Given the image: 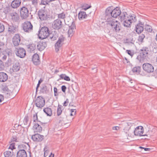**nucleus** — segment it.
Masks as SVG:
<instances>
[{
  "instance_id": "f257e3e1",
  "label": "nucleus",
  "mask_w": 157,
  "mask_h": 157,
  "mask_svg": "<svg viewBox=\"0 0 157 157\" xmlns=\"http://www.w3.org/2000/svg\"><path fill=\"white\" fill-rule=\"evenodd\" d=\"M107 24L110 25L113 31L116 33H119L121 30V26L120 23L114 19L111 18L107 20Z\"/></svg>"
},
{
  "instance_id": "f03ea898",
  "label": "nucleus",
  "mask_w": 157,
  "mask_h": 157,
  "mask_svg": "<svg viewBox=\"0 0 157 157\" xmlns=\"http://www.w3.org/2000/svg\"><path fill=\"white\" fill-rule=\"evenodd\" d=\"M21 4V0H14L12 1L11 4L8 2H5L2 4V8L4 10H10L12 8L15 9L18 7Z\"/></svg>"
},
{
  "instance_id": "7ed1b4c3",
  "label": "nucleus",
  "mask_w": 157,
  "mask_h": 157,
  "mask_svg": "<svg viewBox=\"0 0 157 157\" xmlns=\"http://www.w3.org/2000/svg\"><path fill=\"white\" fill-rule=\"evenodd\" d=\"M49 33L48 28L47 27H43L39 31V38L42 40L46 39L49 36Z\"/></svg>"
},
{
  "instance_id": "20e7f679",
  "label": "nucleus",
  "mask_w": 157,
  "mask_h": 157,
  "mask_svg": "<svg viewBox=\"0 0 157 157\" xmlns=\"http://www.w3.org/2000/svg\"><path fill=\"white\" fill-rule=\"evenodd\" d=\"M65 40V37L63 35L59 37L58 41L55 44V50L56 52H58L60 48L63 45Z\"/></svg>"
},
{
  "instance_id": "39448f33",
  "label": "nucleus",
  "mask_w": 157,
  "mask_h": 157,
  "mask_svg": "<svg viewBox=\"0 0 157 157\" xmlns=\"http://www.w3.org/2000/svg\"><path fill=\"white\" fill-rule=\"evenodd\" d=\"M22 28L25 32L30 33L32 32L33 26L31 23L28 21H25L22 24Z\"/></svg>"
},
{
  "instance_id": "423d86ee",
  "label": "nucleus",
  "mask_w": 157,
  "mask_h": 157,
  "mask_svg": "<svg viewBox=\"0 0 157 157\" xmlns=\"http://www.w3.org/2000/svg\"><path fill=\"white\" fill-rule=\"evenodd\" d=\"M35 102L36 107L41 109L45 105V100L43 97L39 96L37 97Z\"/></svg>"
},
{
  "instance_id": "0eeeda50",
  "label": "nucleus",
  "mask_w": 157,
  "mask_h": 157,
  "mask_svg": "<svg viewBox=\"0 0 157 157\" xmlns=\"http://www.w3.org/2000/svg\"><path fill=\"white\" fill-rule=\"evenodd\" d=\"M143 70L148 73H151L154 71V67L151 64L148 63H144L142 65Z\"/></svg>"
},
{
  "instance_id": "6e6552de",
  "label": "nucleus",
  "mask_w": 157,
  "mask_h": 157,
  "mask_svg": "<svg viewBox=\"0 0 157 157\" xmlns=\"http://www.w3.org/2000/svg\"><path fill=\"white\" fill-rule=\"evenodd\" d=\"M15 54L19 57L23 58L26 55V52L23 48L18 47L15 49Z\"/></svg>"
},
{
  "instance_id": "1a4fd4ad",
  "label": "nucleus",
  "mask_w": 157,
  "mask_h": 157,
  "mask_svg": "<svg viewBox=\"0 0 157 157\" xmlns=\"http://www.w3.org/2000/svg\"><path fill=\"white\" fill-rule=\"evenodd\" d=\"M144 129L143 127L142 126H139L137 127L134 131V135L140 136H146L147 135V134L143 135Z\"/></svg>"
},
{
  "instance_id": "9d476101",
  "label": "nucleus",
  "mask_w": 157,
  "mask_h": 157,
  "mask_svg": "<svg viewBox=\"0 0 157 157\" xmlns=\"http://www.w3.org/2000/svg\"><path fill=\"white\" fill-rule=\"evenodd\" d=\"M62 25L61 21L59 19H57L55 20L53 22L52 26L54 29L58 30L62 28Z\"/></svg>"
},
{
  "instance_id": "9b49d317",
  "label": "nucleus",
  "mask_w": 157,
  "mask_h": 157,
  "mask_svg": "<svg viewBox=\"0 0 157 157\" xmlns=\"http://www.w3.org/2000/svg\"><path fill=\"white\" fill-rule=\"evenodd\" d=\"M47 42L44 40H42L37 43V48L40 51L44 50L47 47Z\"/></svg>"
},
{
  "instance_id": "f8f14e48",
  "label": "nucleus",
  "mask_w": 157,
  "mask_h": 157,
  "mask_svg": "<svg viewBox=\"0 0 157 157\" xmlns=\"http://www.w3.org/2000/svg\"><path fill=\"white\" fill-rule=\"evenodd\" d=\"M38 14L39 18L41 20H46L48 16L46 13V10H39Z\"/></svg>"
},
{
  "instance_id": "ddd939ff",
  "label": "nucleus",
  "mask_w": 157,
  "mask_h": 157,
  "mask_svg": "<svg viewBox=\"0 0 157 157\" xmlns=\"http://www.w3.org/2000/svg\"><path fill=\"white\" fill-rule=\"evenodd\" d=\"M31 138L34 141L41 142L44 139V136L38 134H36L32 136Z\"/></svg>"
},
{
  "instance_id": "4468645a",
  "label": "nucleus",
  "mask_w": 157,
  "mask_h": 157,
  "mask_svg": "<svg viewBox=\"0 0 157 157\" xmlns=\"http://www.w3.org/2000/svg\"><path fill=\"white\" fill-rule=\"evenodd\" d=\"M13 42L14 46H17L19 45L21 41V38L18 34H16L12 39Z\"/></svg>"
},
{
  "instance_id": "2eb2a0df",
  "label": "nucleus",
  "mask_w": 157,
  "mask_h": 157,
  "mask_svg": "<svg viewBox=\"0 0 157 157\" xmlns=\"http://www.w3.org/2000/svg\"><path fill=\"white\" fill-rule=\"evenodd\" d=\"M68 25L69 27V29L68 31L69 36L71 37L74 34L75 30L76 29L75 25L73 23L71 25L70 24H68Z\"/></svg>"
},
{
  "instance_id": "dca6fc26",
  "label": "nucleus",
  "mask_w": 157,
  "mask_h": 157,
  "mask_svg": "<svg viewBox=\"0 0 157 157\" xmlns=\"http://www.w3.org/2000/svg\"><path fill=\"white\" fill-rule=\"evenodd\" d=\"M144 24L141 22H140L138 24H137L136 31L137 33H140L143 31L144 30Z\"/></svg>"
},
{
  "instance_id": "f3484780",
  "label": "nucleus",
  "mask_w": 157,
  "mask_h": 157,
  "mask_svg": "<svg viewBox=\"0 0 157 157\" xmlns=\"http://www.w3.org/2000/svg\"><path fill=\"white\" fill-rule=\"evenodd\" d=\"M32 61L33 63L35 65H37L40 63L39 56L36 53H35L33 56Z\"/></svg>"
},
{
  "instance_id": "a211bd4d",
  "label": "nucleus",
  "mask_w": 157,
  "mask_h": 157,
  "mask_svg": "<svg viewBox=\"0 0 157 157\" xmlns=\"http://www.w3.org/2000/svg\"><path fill=\"white\" fill-rule=\"evenodd\" d=\"M10 16L13 21H18L19 19V17L18 14L16 12L13 11L10 13Z\"/></svg>"
},
{
  "instance_id": "6ab92c4d",
  "label": "nucleus",
  "mask_w": 157,
  "mask_h": 157,
  "mask_svg": "<svg viewBox=\"0 0 157 157\" xmlns=\"http://www.w3.org/2000/svg\"><path fill=\"white\" fill-rule=\"evenodd\" d=\"M140 53L142 54L143 56L147 57L148 56V48L147 47H143L140 50Z\"/></svg>"
},
{
  "instance_id": "aec40b11",
  "label": "nucleus",
  "mask_w": 157,
  "mask_h": 157,
  "mask_svg": "<svg viewBox=\"0 0 157 157\" xmlns=\"http://www.w3.org/2000/svg\"><path fill=\"white\" fill-rule=\"evenodd\" d=\"M17 157H27L26 151L24 149H20L17 154Z\"/></svg>"
},
{
  "instance_id": "412c9836",
  "label": "nucleus",
  "mask_w": 157,
  "mask_h": 157,
  "mask_svg": "<svg viewBox=\"0 0 157 157\" xmlns=\"http://www.w3.org/2000/svg\"><path fill=\"white\" fill-rule=\"evenodd\" d=\"M21 67L20 64L18 61H16L13 66V71L16 72L19 71Z\"/></svg>"
},
{
  "instance_id": "4be33fe9",
  "label": "nucleus",
  "mask_w": 157,
  "mask_h": 157,
  "mask_svg": "<svg viewBox=\"0 0 157 157\" xmlns=\"http://www.w3.org/2000/svg\"><path fill=\"white\" fill-rule=\"evenodd\" d=\"M109 12L111 16L113 17H117L119 16L121 10H107Z\"/></svg>"
},
{
  "instance_id": "5701e85b",
  "label": "nucleus",
  "mask_w": 157,
  "mask_h": 157,
  "mask_svg": "<svg viewBox=\"0 0 157 157\" xmlns=\"http://www.w3.org/2000/svg\"><path fill=\"white\" fill-rule=\"evenodd\" d=\"M32 129L34 132H40L42 130L41 127L37 123L34 124Z\"/></svg>"
},
{
  "instance_id": "b1692460",
  "label": "nucleus",
  "mask_w": 157,
  "mask_h": 157,
  "mask_svg": "<svg viewBox=\"0 0 157 157\" xmlns=\"http://www.w3.org/2000/svg\"><path fill=\"white\" fill-rule=\"evenodd\" d=\"M8 78V75L6 73L3 72H0V82H5Z\"/></svg>"
},
{
  "instance_id": "393cba45",
  "label": "nucleus",
  "mask_w": 157,
  "mask_h": 157,
  "mask_svg": "<svg viewBox=\"0 0 157 157\" xmlns=\"http://www.w3.org/2000/svg\"><path fill=\"white\" fill-rule=\"evenodd\" d=\"M58 37L59 34L58 32L55 31L51 33L50 37L52 40L54 41L56 40Z\"/></svg>"
},
{
  "instance_id": "a878e982",
  "label": "nucleus",
  "mask_w": 157,
  "mask_h": 157,
  "mask_svg": "<svg viewBox=\"0 0 157 157\" xmlns=\"http://www.w3.org/2000/svg\"><path fill=\"white\" fill-rule=\"evenodd\" d=\"M60 115L61 116L60 117L59 122V123H61V124H63V123L62 122L65 120L67 117V114L65 112L63 111Z\"/></svg>"
},
{
  "instance_id": "bb28decb",
  "label": "nucleus",
  "mask_w": 157,
  "mask_h": 157,
  "mask_svg": "<svg viewBox=\"0 0 157 157\" xmlns=\"http://www.w3.org/2000/svg\"><path fill=\"white\" fill-rule=\"evenodd\" d=\"M20 13L22 19H25L29 16V10H20Z\"/></svg>"
},
{
  "instance_id": "cd10ccee",
  "label": "nucleus",
  "mask_w": 157,
  "mask_h": 157,
  "mask_svg": "<svg viewBox=\"0 0 157 157\" xmlns=\"http://www.w3.org/2000/svg\"><path fill=\"white\" fill-rule=\"evenodd\" d=\"M43 111L48 116H51L52 115V109L49 107H47L44 108Z\"/></svg>"
},
{
  "instance_id": "c85d7f7f",
  "label": "nucleus",
  "mask_w": 157,
  "mask_h": 157,
  "mask_svg": "<svg viewBox=\"0 0 157 157\" xmlns=\"http://www.w3.org/2000/svg\"><path fill=\"white\" fill-rule=\"evenodd\" d=\"M127 19H125V20L121 22H123V23L124 26L130 27L132 22L130 21L131 20L129 18H127Z\"/></svg>"
},
{
  "instance_id": "c756f323",
  "label": "nucleus",
  "mask_w": 157,
  "mask_h": 157,
  "mask_svg": "<svg viewBox=\"0 0 157 157\" xmlns=\"http://www.w3.org/2000/svg\"><path fill=\"white\" fill-rule=\"evenodd\" d=\"M126 15H127V14L126 12H124L122 13L121 12L119 17L121 21L125 20V19H127V18H129V17L126 16Z\"/></svg>"
},
{
  "instance_id": "7c9ffc66",
  "label": "nucleus",
  "mask_w": 157,
  "mask_h": 157,
  "mask_svg": "<svg viewBox=\"0 0 157 157\" xmlns=\"http://www.w3.org/2000/svg\"><path fill=\"white\" fill-rule=\"evenodd\" d=\"M141 67L140 66H136L134 67L132 70V71L136 75H139L140 74L141 71Z\"/></svg>"
},
{
  "instance_id": "2f4dec72",
  "label": "nucleus",
  "mask_w": 157,
  "mask_h": 157,
  "mask_svg": "<svg viewBox=\"0 0 157 157\" xmlns=\"http://www.w3.org/2000/svg\"><path fill=\"white\" fill-rule=\"evenodd\" d=\"M87 17L86 12L83 11H80L78 14V17L80 20L86 18Z\"/></svg>"
},
{
  "instance_id": "473e14b6",
  "label": "nucleus",
  "mask_w": 157,
  "mask_h": 157,
  "mask_svg": "<svg viewBox=\"0 0 157 157\" xmlns=\"http://www.w3.org/2000/svg\"><path fill=\"white\" fill-rule=\"evenodd\" d=\"M5 157H12L14 155V153L12 151H7L4 153Z\"/></svg>"
},
{
  "instance_id": "72a5a7b5",
  "label": "nucleus",
  "mask_w": 157,
  "mask_h": 157,
  "mask_svg": "<svg viewBox=\"0 0 157 157\" xmlns=\"http://www.w3.org/2000/svg\"><path fill=\"white\" fill-rule=\"evenodd\" d=\"M81 8L83 10H87L91 7V5H88L86 3H83L81 5Z\"/></svg>"
},
{
  "instance_id": "f704fd0d",
  "label": "nucleus",
  "mask_w": 157,
  "mask_h": 157,
  "mask_svg": "<svg viewBox=\"0 0 157 157\" xmlns=\"http://www.w3.org/2000/svg\"><path fill=\"white\" fill-rule=\"evenodd\" d=\"M59 76L60 78L58 80L61 79H64L67 81H70V79L69 77L67 76L65 74H62Z\"/></svg>"
},
{
  "instance_id": "c9c22d12",
  "label": "nucleus",
  "mask_w": 157,
  "mask_h": 157,
  "mask_svg": "<svg viewBox=\"0 0 157 157\" xmlns=\"http://www.w3.org/2000/svg\"><path fill=\"white\" fill-rule=\"evenodd\" d=\"M62 106L59 104L57 110V114L58 116H60L62 113Z\"/></svg>"
},
{
  "instance_id": "e433bc0d",
  "label": "nucleus",
  "mask_w": 157,
  "mask_h": 157,
  "mask_svg": "<svg viewBox=\"0 0 157 157\" xmlns=\"http://www.w3.org/2000/svg\"><path fill=\"white\" fill-rule=\"evenodd\" d=\"M16 31V28L13 25H9L8 31L10 33H13Z\"/></svg>"
},
{
  "instance_id": "4c0bfd02",
  "label": "nucleus",
  "mask_w": 157,
  "mask_h": 157,
  "mask_svg": "<svg viewBox=\"0 0 157 157\" xmlns=\"http://www.w3.org/2000/svg\"><path fill=\"white\" fill-rule=\"evenodd\" d=\"M146 57L143 56L142 54L140 53V54L138 55L136 58V59L139 61L140 63H142L143 62L144 60Z\"/></svg>"
},
{
  "instance_id": "58836bf2",
  "label": "nucleus",
  "mask_w": 157,
  "mask_h": 157,
  "mask_svg": "<svg viewBox=\"0 0 157 157\" xmlns=\"http://www.w3.org/2000/svg\"><path fill=\"white\" fill-rule=\"evenodd\" d=\"M27 48L30 52H32L35 50L36 48V45L34 44H31L27 46Z\"/></svg>"
},
{
  "instance_id": "ea45409f",
  "label": "nucleus",
  "mask_w": 157,
  "mask_h": 157,
  "mask_svg": "<svg viewBox=\"0 0 157 157\" xmlns=\"http://www.w3.org/2000/svg\"><path fill=\"white\" fill-rule=\"evenodd\" d=\"M105 10H121V8L120 7H114L113 6H111L107 7Z\"/></svg>"
},
{
  "instance_id": "a19ab883",
  "label": "nucleus",
  "mask_w": 157,
  "mask_h": 157,
  "mask_svg": "<svg viewBox=\"0 0 157 157\" xmlns=\"http://www.w3.org/2000/svg\"><path fill=\"white\" fill-rule=\"evenodd\" d=\"M145 37V36L144 34L143 33L141 34L139 36L138 41L141 43H142L143 42L144 39Z\"/></svg>"
},
{
  "instance_id": "79ce46f5",
  "label": "nucleus",
  "mask_w": 157,
  "mask_h": 157,
  "mask_svg": "<svg viewBox=\"0 0 157 157\" xmlns=\"http://www.w3.org/2000/svg\"><path fill=\"white\" fill-rule=\"evenodd\" d=\"M47 90V86L45 85H43L41 87L40 92L42 93H46Z\"/></svg>"
},
{
  "instance_id": "37998d69",
  "label": "nucleus",
  "mask_w": 157,
  "mask_h": 157,
  "mask_svg": "<svg viewBox=\"0 0 157 157\" xmlns=\"http://www.w3.org/2000/svg\"><path fill=\"white\" fill-rule=\"evenodd\" d=\"M29 117L28 114L25 115L23 121L24 124L25 125H27L28 124V122L29 121Z\"/></svg>"
},
{
  "instance_id": "c03bdc74",
  "label": "nucleus",
  "mask_w": 157,
  "mask_h": 157,
  "mask_svg": "<svg viewBox=\"0 0 157 157\" xmlns=\"http://www.w3.org/2000/svg\"><path fill=\"white\" fill-rule=\"evenodd\" d=\"M129 19L130 20V21L132 22V23L135 22L136 21V16L134 14L130 16Z\"/></svg>"
},
{
  "instance_id": "a18cd8bd",
  "label": "nucleus",
  "mask_w": 157,
  "mask_h": 157,
  "mask_svg": "<svg viewBox=\"0 0 157 157\" xmlns=\"http://www.w3.org/2000/svg\"><path fill=\"white\" fill-rule=\"evenodd\" d=\"M144 29L149 32H151L152 31L151 27L149 25H146Z\"/></svg>"
},
{
  "instance_id": "49530a36",
  "label": "nucleus",
  "mask_w": 157,
  "mask_h": 157,
  "mask_svg": "<svg viewBox=\"0 0 157 157\" xmlns=\"http://www.w3.org/2000/svg\"><path fill=\"white\" fill-rule=\"evenodd\" d=\"M58 17L59 18L63 19L65 17V14L64 12L58 14Z\"/></svg>"
},
{
  "instance_id": "de8ad7c7",
  "label": "nucleus",
  "mask_w": 157,
  "mask_h": 157,
  "mask_svg": "<svg viewBox=\"0 0 157 157\" xmlns=\"http://www.w3.org/2000/svg\"><path fill=\"white\" fill-rule=\"evenodd\" d=\"M73 23L75 24V21H73V20L71 19H69L68 20V19L67 20L66 23V24L67 25L69 24H70L71 25L72 24H73Z\"/></svg>"
},
{
  "instance_id": "09e8293b",
  "label": "nucleus",
  "mask_w": 157,
  "mask_h": 157,
  "mask_svg": "<svg viewBox=\"0 0 157 157\" xmlns=\"http://www.w3.org/2000/svg\"><path fill=\"white\" fill-rule=\"evenodd\" d=\"M44 157L47 156L48 154V148L46 146L44 149Z\"/></svg>"
},
{
  "instance_id": "8fccbe9b",
  "label": "nucleus",
  "mask_w": 157,
  "mask_h": 157,
  "mask_svg": "<svg viewBox=\"0 0 157 157\" xmlns=\"http://www.w3.org/2000/svg\"><path fill=\"white\" fill-rule=\"evenodd\" d=\"M5 66L4 63L0 60V71L4 70Z\"/></svg>"
},
{
  "instance_id": "3c124183",
  "label": "nucleus",
  "mask_w": 157,
  "mask_h": 157,
  "mask_svg": "<svg viewBox=\"0 0 157 157\" xmlns=\"http://www.w3.org/2000/svg\"><path fill=\"white\" fill-rule=\"evenodd\" d=\"M126 43H132L133 44L134 41L133 40V38H127L126 39Z\"/></svg>"
},
{
  "instance_id": "603ef678",
  "label": "nucleus",
  "mask_w": 157,
  "mask_h": 157,
  "mask_svg": "<svg viewBox=\"0 0 157 157\" xmlns=\"http://www.w3.org/2000/svg\"><path fill=\"white\" fill-rule=\"evenodd\" d=\"M15 143H13L12 144H10V146L9 147V149H10L11 151L13 150V149H15Z\"/></svg>"
},
{
  "instance_id": "864d4df0",
  "label": "nucleus",
  "mask_w": 157,
  "mask_h": 157,
  "mask_svg": "<svg viewBox=\"0 0 157 157\" xmlns=\"http://www.w3.org/2000/svg\"><path fill=\"white\" fill-rule=\"evenodd\" d=\"M126 52H127L129 55L131 56V57H132L134 54L133 52L131 50H127Z\"/></svg>"
},
{
  "instance_id": "5fc2aeb1",
  "label": "nucleus",
  "mask_w": 157,
  "mask_h": 157,
  "mask_svg": "<svg viewBox=\"0 0 157 157\" xmlns=\"http://www.w3.org/2000/svg\"><path fill=\"white\" fill-rule=\"evenodd\" d=\"M5 29L4 25L2 23H0V33L3 32Z\"/></svg>"
},
{
  "instance_id": "6e6d98bb",
  "label": "nucleus",
  "mask_w": 157,
  "mask_h": 157,
  "mask_svg": "<svg viewBox=\"0 0 157 157\" xmlns=\"http://www.w3.org/2000/svg\"><path fill=\"white\" fill-rule=\"evenodd\" d=\"M38 119L37 113H35L33 115V121L34 122H36V121H37Z\"/></svg>"
},
{
  "instance_id": "4d7b16f0",
  "label": "nucleus",
  "mask_w": 157,
  "mask_h": 157,
  "mask_svg": "<svg viewBox=\"0 0 157 157\" xmlns=\"http://www.w3.org/2000/svg\"><path fill=\"white\" fill-rule=\"evenodd\" d=\"M71 113H70V115L71 116H73L75 115L76 111L75 109H71Z\"/></svg>"
},
{
  "instance_id": "13d9d810",
  "label": "nucleus",
  "mask_w": 157,
  "mask_h": 157,
  "mask_svg": "<svg viewBox=\"0 0 157 157\" xmlns=\"http://www.w3.org/2000/svg\"><path fill=\"white\" fill-rule=\"evenodd\" d=\"M54 95L55 96H57L58 95V94L57 92V89L56 87H54Z\"/></svg>"
},
{
  "instance_id": "bf43d9fd",
  "label": "nucleus",
  "mask_w": 157,
  "mask_h": 157,
  "mask_svg": "<svg viewBox=\"0 0 157 157\" xmlns=\"http://www.w3.org/2000/svg\"><path fill=\"white\" fill-rule=\"evenodd\" d=\"M40 5H47L49 6V4L46 2V1L44 0H42Z\"/></svg>"
},
{
  "instance_id": "052dcab7",
  "label": "nucleus",
  "mask_w": 157,
  "mask_h": 157,
  "mask_svg": "<svg viewBox=\"0 0 157 157\" xmlns=\"http://www.w3.org/2000/svg\"><path fill=\"white\" fill-rule=\"evenodd\" d=\"M11 142H17V137L15 136H13L11 139Z\"/></svg>"
},
{
  "instance_id": "680f3d73",
  "label": "nucleus",
  "mask_w": 157,
  "mask_h": 157,
  "mask_svg": "<svg viewBox=\"0 0 157 157\" xmlns=\"http://www.w3.org/2000/svg\"><path fill=\"white\" fill-rule=\"evenodd\" d=\"M66 89L67 87L65 85H63L61 86V90L64 93L65 92Z\"/></svg>"
},
{
  "instance_id": "e2e57ef3",
  "label": "nucleus",
  "mask_w": 157,
  "mask_h": 157,
  "mask_svg": "<svg viewBox=\"0 0 157 157\" xmlns=\"http://www.w3.org/2000/svg\"><path fill=\"white\" fill-rule=\"evenodd\" d=\"M32 4L34 5H36L38 3V0H33L32 1Z\"/></svg>"
},
{
  "instance_id": "0e129e2a",
  "label": "nucleus",
  "mask_w": 157,
  "mask_h": 157,
  "mask_svg": "<svg viewBox=\"0 0 157 157\" xmlns=\"http://www.w3.org/2000/svg\"><path fill=\"white\" fill-rule=\"evenodd\" d=\"M4 97L3 95L0 94V105L2 101L4 100Z\"/></svg>"
},
{
  "instance_id": "69168bd1",
  "label": "nucleus",
  "mask_w": 157,
  "mask_h": 157,
  "mask_svg": "<svg viewBox=\"0 0 157 157\" xmlns=\"http://www.w3.org/2000/svg\"><path fill=\"white\" fill-rule=\"evenodd\" d=\"M68 100L67 99L66 101H65L63 103V105L65 106H66L68 105Z\"/></svg>"
},
{
  "instance_id": "338daca9",
  "label": "nucleus",
  "mask_w": 157,
  "mask_h": 157,
  "mask_svg": "<svg viewBox=\"0 0 157 157\" xmlns=\"http://www.w3.org/2000/svg\"><path fill=\"white\" fill-rule=\"evenodd\" d=\"M23 8H24V10H28L30 9V8L29 7H26L25 6H23L21 8L20 10H23Z\"/></svg>"
},
{
  "instance_id": "774afa93",
  "label": "nucleus",
  "mask_w": 157,
  "mask_h": 157,
  "mask_svg": "<svg viewBox=\"0 0 157 157\" xmlns=\"http://www.w3.org/2000/svg\"><path fill=\"white\" fill-rule=\"evenodd\" d=\"M139 75H140L142 76H145L146 75V74L144 72H140V74Z\"/></svg>"
}]
</instances>
